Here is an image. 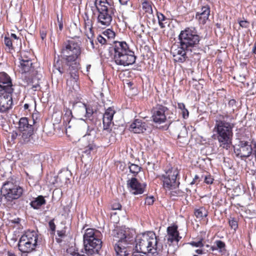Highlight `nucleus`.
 Returning <instances> with one entry per match:
<instances>
[{"label":"nucleus","instance_id":"obj_1","mask_svg":"<svg viewBox=\"0 0 256 256\" xmlns=\"http://www.w3.org/2000/svg\"><path fill=\"white\" fill-rule=\"evenodd\" d=\"M234 123L228 122L224 120H217L214 131L216 134H213L212 138L217 140L220 148L226 150H229L232 147L234 152L237 158L242 160L248 158L252 154L253 148L251 142L249 141L238 139V142L233 145V128Z\"/></svg>","mask_w":256,"mask_h":256},{"label":"nucleus","instance_id":"obj_2","mask_svg":"<svg viewBox=\"0 0 256 256\" xmlns=\"http://www.w3.org/2000/svg\"><path fill=\"white\" fill-rule=\"evenodd\" d=\"M81 42L74 40H66L60 50V56L68 67V71L70 80L67 81V84L72 87L74 92L80 90L78 71L80 69V63L78 60L82 54Z\"/></svg>","mask_w":256,"mask_h":256},{"label":"nucleus","instance_id":"obj_3","mask_svg":"<svg viewBox=\"0 0 256 256\" xmlns=\"http://www.w3.org/2000/svg\"><path fill=\"white\" fill-rule=\"evenodd\" d=\"M202 38L194 27L186 28L178 36V47L172 52V55L186 56L188 52L199 54L202 50L200 44Z\"/></svg>","mask_w":256,"mask_h":256},{"label":"nucleus","instance_id":"obj_4","mask_svg":"<svg viewBox=\"0 0 256 256\" xmlns=\"http://www.w3.org/2000/svg\"><path fill=\"white\" fill-rule=\"evenodd\" d=\"M110 44L109 56L116 65L126 66L135 63L137 56L126 42L114 40Z\"/></svg>","mask_w":256,"mask_h":256},{"label":"nucleus","instance_id":"obj_5","mask_svg":"<svg viewBox=\"0 0 256 256\" xmlns=\"http://www.w3.org/2000/svg\"><path fill=\"white\" fill-rule=\"evenodd\" d=\"M134 241L136 246L134 250L144 254L148 253L156 256L163 248V245L158 243V238L152 232L137 236Z\"/></svg>","mask_w":256,"mask_h":256},{"label":"nucleus","instance_id":"obj_6","mask_svg":"<svg viewBox=\"0 0 256 256\" xmlns=\"http://www.w3.org/2000/svg\"><path fill=\"white\" fill-rule=\"evenodd\" d=\"M36 120L32 116V122L31 124L28 118L22 117L18 122V130L19 132L20 142L22 144L31 146L36 144L38 140V136L36 135V130H34Z\"/></svg>","mask_w":256,"mask_h":256},{"label":"nucleus","instance_id":"obj_7","mask_svg":"<svg viewBox=\"0 0 256 256\" xmlns=\"http://www.w3.org/2000/svg\"><path fill=\"white\" fill-rule=\"evenodd\" d=\"M100 232L94 228H88L83 235L84 253L87 255H100L102 246V241L98 238Z\"/></svg>","mask_w":256,"mask_h":256},{"label":"nucleus","instance_id":"obj_8","mask_svg":"<svg viewBox=\"0 0 256 256\" xmlns=\"http://www.w3.org/2000/svg\"><path fill=\"white\" fill-rule=\"evenodd\" d=\"M20 184V180L14 176L10 177L3 183L0 192L8 202L18 200L22 195L24 188Z\"/></svg>","mask_w":256,"mask_h":256},{"label":"nucleus","instance_id":"obj_9","mask_svg":"<svg viewBox=\"0 0 256 256\" xmlns=\"http://www.w3.org/2000/svg\"><path fill=\"white\" fill-rule=\"evenodd\" d=\"M94 4L98 14L97 17L98 22L104 26L110 24L116 10L112 2L107 0H94Z\"/></svg>","mask_w":256,"mask_h":256},{"label":"nucleus","instance_id":"obj_10","mask_svg":"<svg viewBox=\"0 0 256 256\" xmlns=\"http://www.w3.org/2000/svg\"><path fill=\"white\" fill-rule=\"evenodd\" d=\"M165 174L158 176L162 182V186L164 188L168 190L178 188L180 184V182H176L177 177L179 176V170L177 168H174L169 164L164 170Z\"/></svg>","mask_w":256,"mask_h":256},{"label":"nucleus","instance_id":"obj_11","mask_svg":"<svg viewBox=\"0 0 256 256\" xmlns=\"http://www.w3.org/2000/svg\"><path fill=\"white\" fill-rule=\"evenodd\" d=\"M128 230H117L114 234V236L118 238L117 243L114 244V248L116 256H123V252L126 249L124 246H120V243H124L125 244H130L133 240V236L130 234Z\"/></svg>","mask_w":256,"mask_h":256},{"label":"nucleus","instance_id":"obj_12","mask_svg":"<svg viewBox=\"0 0 256 256\" xmlns=\"http://www.w3.org/2000/svg\"><path fill=\"white\" fill-rule=\"evenodd\" d=\"M178 226L176 224H174L167 228V244L170 247H174L173 252H175L178 248V242L182 237L180 236V233L178 230Z\"/></svg>","mask_w":256,"mask_h":256},{"label":"nucleus","instance_id":"obj_13","mask_svg":"<svg viewBox=\"0 0 256 256\" xmlns=\"http://www.w3.org/2000/svg\"><path fill=\"white\" fill-rule=\"evenodd\" d=\"M168 108L162 104H157L152 110V120L157 124H162L166 121V113Z\"/></svg>","mask_w":256,"mask_h":256},{"label":"nucleus","instance_id":"obj_14","mask_svg":"<svg viewBox=\"0 0 256 256\" xmlns=\"http://www.w3.org/2000/svg\"><path fill=\"white\" fill-rule=\"evenodd\" d=\"M126 185L129 192L134 195L143 194L147 186L146 182L140 183L136 177L128 180Z\"/></svg>","mask_w":256,"mask_h":256},{"label":"nucleus","instance_id":"obj_15","mask_svg":"<svg viewBox=\"0 0 256 256\" xmlns=\"http://www.w3.org/2000/svg\"><path fill=\"white\" fill-rule=\"evenodd\" d=\"M10 77L5 72H0V92L12 94L14 89Z\"/></svg>","mask_w":256,"mask_h":256},{"label":"nucleus","instance_id":"obj_16","mask_svg":"<svg viewBox=\"0 0 256 256\" xmlns=\"http://www.w3.org/2000/svg\"><path fill=\"white\" fill-rule=\"evenodd\" d=\"M12 94L0 92V112H8L12 108Z\"/></svg>","mask_w":256,"mask_h":256},{"label":"nucleus","instance_id":"obj_17","mask_svg":"<svg viewBox=\"0 0 256 256\" xmlns=\"http://www.w3.org/2000/svg\"><path fill=\"white\" fill-rule=\"evenodd\" d=\"M86 140L82 153L83 154H85L88 158L92 159V155L96 152L98 146L96 144V140L92 138Z\"/></svg>","mask_w":256,"mask_h":256},{"label":"nucleus","instance_id":"obj_18","mask_svg":"<svg viewBox=\"0 0 256 256\" xmlns=\"http://www.w3.org/2000/svg\"><path fill=\"white\" fill-rule=\"evenodd\" d=\"M210 8L206 4L202 6L200 11L196 12V18L198 20L200 24L204 25L210 15Z\"/></svg>","mask_w":256,"mask_h":256},{"label":"nucleus","instance_id":"obj_19","mask_svg":"<svg viewBox=\"0 0 256 256\" xmlns=\"http://www.w3.org/2000/svg\"><path fill=\"white\" fill-rule=\"evenodd\" d=\"M148 126L146 122L140 119H134L130 124L129 129L136 134H142L147 130Z\"/></svg>","mask_w":256,"mask_h":256},{"label":"nucleus","instance_id":"obj_20","mask_svg":"<svg viewBox=\"0 0 256 256\" xmlns=\"http://www.w3.org/2000/svg\"><path fill=\"white\" fill-rule=\"evenodd\" d=\"M89 120L92 122V123L91 124L88 123L86 132L83 136L82 138L85 140H88L90 138H92L94 140H96V124L97 123H98V124L100 125V121L96 120L95 122H94V120L92 119H89Z\"/></svg>","mask_w":256,"mask_h":256},{"label":"nucleus","instance_id":"obj_21","mask_svg":"<svg viewBox=\"0 0 256 256\" xmlns=\"http://www.w3.org/2000/svg\"><path fill=\"white\" fill-rule=\"evenodd\" d=\"M24 242H20V239L18 240V250L22 253H30L33 250H36V247L38 246V244H37L36 240L34 243H32L29 241H26V240H24Z\"/></svg>","mask_w":256,"mask_h":256},{"label":"nucleus","instance_id":"obj_22","mask_svg":"<svg viewBox=\"0 0 256 256\" xmlns=\"http://www.w3.org/2000/svg\"><path fill=\"white\" fill-rule=\"evenodd\" d=\"M20 72L23 74H34V66L33 65L32 60H22L20 62Z\"/></svg>","mask_w":256,"mask_h":256},{"label":"nucleus","instance_id":"obj_23","mask_svg":"<svg viewBox=\"0 0 256 256\" xmlns=\"http://www.w3.org/2000/svg\"><path fill=\"white\" fill-rule=\"evenodd\" d=\"M24 240L29 241L32 243H34L36 240L37 244H38V234L34 230H28L24 232V234L20 238V242H24Z\"/></svg>","mask_w":256,"mask_h":256},{"label":"nucleus","instance_id":"obj_24","mask_svg":"<svg viewBox=\"0 0 256 256\" xmlns=\"http://www.w3.org/2000/svg\"><path fill=\"white\" fill-rule=\"evenodd\" d=\"M64 114L63 116L64 124H65L66 128L72 127V123L73 120H75V118L72 115V111L70 108L64 107Z\"/></svg>","mask_w":256,"mask_h":256},{"label":"nucleus","instance_id":"obj_25","mask_svg":"<svg viewBox=\"0 0 256 256\" xmlns=\"http://www.w3.org/2000/svg\"><path fill=\"white\" fill-rule=\"evenodd\" d=\"M46 204V200L44 197L42 195L38 196L37 197L34 198L30 204V206L34 210H38L42 206Z\"/></svg>","mask_w":256,"mask_h":256},{"label":"nucleus","instance_id":"obj_26","mask_svg":"<svg viewBox=\"0 0 256 256\" xmlns=\"http://www.w3.org/2000/svg\"><path fill=\"white\" fill-rule=\"evenodd\" d=\"M166 121L168 122V128L170 126V125L172 123V122L176 120L177 118L176 116V109L172 108V110H170L168 108V111L166 113Z\"/></svg>","mask_w":256,"mask_h":256},{"label":"nucleus","instance_id":"obj_27","mask_svg":"<svg viewBox=\"0 0 256 256\" xmlns=\"http://www.w3.org/2000/svg\"><path fill=\"white\" fill-rule=\"evenodd\" d=\"M194 214L197 218L202 220L208 216V211L204 206H200L194 210Z\"/></svg>","mask_w":256,"mask_h":256},{"label":"nucleus","instance_id":"obj_28","mask_svg":"<svg viewBox=\"0 0 256 256\" xmlns=\"http://www.w3.org/2000/svg\"><path fill=\"white\" fill-rule=\"evenodd\" d=\"M214 243L217 246L216 248L218 252L222 254H225L226 252V243L221 240H216Z\"/></svg>","mask_w":256,"mask_h":256},{"label":"nucleus","instance_id":"obj_29","mask_svg":"<svg viewBox=\"0 0 256 256\" xmlns=\"http://www.w3.org/2000/svg\"><path fill=\"white\" fill-rule=\"evenodd\" d=\"M178 108L180 110V112L182 115V118L186 120L189 116V112L186 108L185 104L183 102L178 103Z\"/></svg>","mask_w":256,"mask_h":256},{"label":"nucleus","instance_id":"obj_30","mask_svg":"<svg viewBox=\"0 0 256 256\" xmlns=\"http://www.w3.org/2000/svg\"><path fill=\"white\" fill-rule=\"evenodd\" d=\"M128 168L130 169V172L133 174L134 177H136V176L139 173L142 169V167L138 165L128 162Z\"/></svg>","mask_w":256,"mask_h":256},{"label":"nucleus","instance_id":"obj_31","mask_svg":"<svg viewBox=\"0 0 256 256\" xmlns=\"http://www.w3.org/2000/svg\"><path fill=\"white\" fill-rule=\"evenodd\" d=\"M83 107L86 110L85 116L87 118H90L96 110L94 111L92 106L90 104H87L85 103H82Z\"/></svg>","mask_w":256,"mask_h":256},{"label":"nucleus","instance_id":"obj_32","mask_svg":"<svg viewBox=\"0 0 256 256\" xmlns=\"http://www.w3.org/2000/svg\"><path fill=\"white\" fill-rule=\"evenodd\" d=\"M115 113L116 111L114 108L112 107H109L106 110L104 114H103V118L113 120L114 116Z\"/></svg>","mask_w":256,"mask_h":256},{"label":"nucleus","instance_id":"obj_33","mask_svg":"<svg viewBox=\"0 0 256 256\" xmlns=\"http://www.w3.org/2000/svg\"><path fill=\"white\" fill-rule=\"evenodd\" d=\"M156 16L158 20V23L160 28H163L166 26L163 22L165 21L167 18L166 16L162 13L156 11Z\"/></svg>","mask_w":256,"mask_h":256},{"label":"nucleus","instance_id":"obj_34","mask_svg":"<svg viewBox=\"0 0 256 256\" xmlns=\"http://www.w3.org/2000/svg\"><path fill=\"white\" fill-rule=\"evenodd\" d=\"M112 120L102 118L103 130L110 132L112 130L110 128Z\"/></svg>","mask_w":256,"mask_h":256},{"label":"nucleus","instance_id":"obj_35","mask_svg":"<svg viewBox=\"0 0 256 256\" xmlns=\"http://www.w3.org/2000/svg\"><path fill=\"white\" fill-rule=\"evenodd\" d=\"M84 25L86 28H88L89 29L90 32L92 34V36H93L94 32L92 30V21L89 18L87 14H85Z\"/></svg>","mask_w":256,"mask_h":256},{"label":"nucleus","instance_id":"obj_36","mask_svg":"<svg viewBox=\"0 0 256 256\" xmlns=\"http://www.w3.org/2000/svg\"><path fill=\"white\" fill-rule=\"evenodd\" d=\"M4 44L9 50L14 49L12 40L10 37L8 33L7 35H6L4 37Z\"/></svg>","mask_w":256,"mask_h":256},{"label":"nucleus","instance_id":"obj_37","mask_svg":"<svg viewBox=\"0 0 256 256\" xmlns=\"http://www.w3.org/2000/svg\"><path fill=\"white\" fill-rule=\"evenodd\" d=\"M238 102L234 99H231L229 100L227 106L232 110V112H234L235 109L237 107Z\"/></svg>","mask_w":256,"mask_h":256},{"label":"nucleus","instance_id":"obj_38","mask_svg":"<svg viewBox=\"0 0 256 256\" xmlns=\"http://www.w3.org/2000/svg\"><path fill=\"white\" fill-rule=\"evenodd\" d=\"M142 8L145 10L146 12L152 13V5L148 0H146L142 3Z\"/></svg>","mask_w":256,"mask_h":256},{"label":"nucleus","instance_id":"obj_39","mask_svg":"<svg viewBox=\"0 0 256 256\" xmlns=\"http://www.w3.org/2000/svg\"><path fill=\"white\" fill-rule=\"evenodd\" d=\"M102 34L108 39L114 38L116 35L115 32L110 28H108L104 31Z\"/></svg>","mask_w":256,"mask_h":256},{"label":"nucleus","instance_id":"obj_40","mask_svg":"<svg viewBox=\"0 0 256 256\" xmlns=\"http://www.w3.org/2000/svg\"><path fill=\"white\" fill-rule=\"evenodd\" d=\"M188 244H190L193 247L196 248H202L204 246V244L202 242V238H200L199 240L197 242L192 241L188 243Z\"/></svg>","mask_w":256,"mask_h":256},{"label":"nucleus","instance_id":"obj_41","mask_svg":"<svg viewBox=\"0 0 256 256\" xmlns=\"http://www.w3.org/2000/svg\"><path fill=\"white\" fill-rule=\"evenodd\" d=\"M174 58V61L177 62L182 63L184 62L188 58L187 56H176L172 55Z\"/></svg>","mask_w":256,"mask_h":256},{"label":"nucleus","instance_id":"obj_42","mask_svg":"<svg viewBox=\"0 0 256 256\" xmlns=\"http://www.w3.org/2000/svg\"><path fill=\"white\" fill-rule=\"evenodd\" d=\"M229 225L230 226L232 229L236 230L238 228V224L237 221L234 219V218H232L229 220L228 222Z\"/></svg>","mask_w":256,"mask_h":256},{"label":"nucleus","instance_id":"obj_43","mask_svg":"<svg viewBox=\"0 0 256 256\" xmlns=\"http://www.w3.org/2000/svg\"><path fill=\"white\" fill-rule=\"evenodd\" d=\"M48 226L51 231V234H54L56 231V226L54 224V219L50 220L48 222Z\"/></svg>","mask_w":256,"mask_h":256},{"label":"nucleus","instance_id":"obj_44","mask_svg":"<svg viewBox=\"0 0 256 256\" xmlns=\"http://www.w3.org/2000/svg\"><path fill=\"white\" fill-rule=\"evenodd\" d=\"M57 17V21L58 25L59 30L62 31L63 29V20H62V14L60 16V18L59 17L58 14H56Z\"/></svg>","mask_w":256,"mask_h":256},{"label":"nucleus","instance_id":"obj_45","mask_svg":"<svg viewBox=\"0 0 256 256\" xmlns=\"http://www.w3.org/2000/svg\"><path fill=\"white\" fill-rule=\"evenodd\" d=\"M214 178L210 174H208L205 176L204 177V182L208 184H210L213 183L214 182Z\"/></svg>","mask_w":256,"mask_h":256},{"label":"nucleus","instance_id":"obj_46","mask_svg":"<svg viewBox=\"0 0 256 256\" xmlns=\"http://www.w3.org/2000/svg\"><path fill=\"white\" fill-rule=\"evenodd\" d=\"M122 207L121 204L118 202H114L111 205V209L112 210H120Z\"/></svg>","mask_w":256,"mask_h":256},{"label":"nucleus","instance_id":"obj_47","mask_svg":"<svg viewBox=\"0 0 256 256\" xmlns=\"http://www.w3.org/2000/svg\"><path fill=\"white\" fill-rule=\"evenodd\" d=\"M97 40L98 42L102 44H108L106 40L100 34L98 35Z\"/></svg>","mask_w":256,"mask_h":256},{"label":"nucleus","instance_id":"obj_48","mask_svg":"<svg viewBox=\"0 0 256 256\" xmlns=\"http://www.w3.org/2000/svg\"><path fill=\"white\" fill-rule=\"evenodd\" d=\"M154 202V196H147L146 198V200H145V203L148 205V206H151L152 204H153Z\"/></svg>","mask_w":256,"mask_h":256},{"label":"nucleus","instance_id":"obj_49","mask_svg":"<svg viewBox=\"0 0 256 256\" xmlns=\"http://www.w3.org/2000/svg\"><path fill=\"white\" fill-rule=\"evenodd\" d=\"M238 22L240 26L243 28H246L248 26L249 22L247 20H240Z\"/></svg>","mask_w":256,"mask_h":256},{"label":"nucleus","instance_id":"obj_50","mask_svg":"<svg viewBox=\"0 0 256 256\" xmlns=\"http://www.w3.org/2000/svg\"><path fill=\"white\" fill-rule=\"evenodd\" d=\"M10 38H13L15 40H16L17 43H19L20 44L22 45V40L18 36L15 34L11 33L10 35Z\"/></svg>","mask_w":256,"mask_h":256},{"label":"nucleus","instance_id":"obj_51","mask_svg":"<svg viewBox=\"0 0 256 256\" xmlns=\"http://www.w3.org/2000/svg\"><path fill=\"white\" fill-rule=\"evenodd\" d=\"M40 34L41 39L44 40L46 36L47 31L44 28H42L40 30Z\"/></svg>","mask_w":256,"mask_h":256},{"label":"nucleus","instance_id":"obj_52","mask_svg":"<svg viewBox=\"0 0 256 256\" xmlns=\"http://www.w3.org/2000/svg\"><path fill=\"white\" fill-rule=\"evenodd\" d=\"M20 62H22V60H32L30 58H28L25 52L21 54L20 58H18Z\"/></svg>","mask_w":256,"mask_h":256},{"label":"nucleus","instance_id":"obj_53","mask_svg":"<svg viewBox=\"0 0 256 256\" xmlns=\"http://www.w3.org/2000/svg\"><path fill=\"white\" fill-rule=\"evenodd\" d=\"M58 176H56L53 178L51 177L50 182L52 185H54L58 183Z\"/></svg>","mask_w":256,"mask_h":256},{"label":"nucleus","instance_id":"obj_54","mask_svg":"<svg viewBox=\"0 0 256 256\" xmlns=\"http://www.w3.org/2000/svg\"><path fill=\"white\" fill-rule=\"evenodd\" d=\"M195 252L198 254H202L208 252V250L204 248L201 249H197L195 250Z\"/></svg>","mask_w":256,"mask_h":256},{"label":"nucleus","instance_id":"obj_55","mask_svg":"<svg viewBox=\"0 0 256 256\" xmlns=\"http://www.w3.org/2000/svg\"><path fill=\"white\" fill-rule=\"evenodd\" d=\"M57 234L60 238H64L65 236L66 232L64 230H57Z\"/></svg>","mask_w":256,"mask_h":256},{"label":"nucleus","instance_id":"obj_56","mask_svg":"<svg viewBox=\"0 0 256 256\" xmlns=\"http://www.w3.org/2000/svg\"><path fill=\"white\" fill-rule=\"evenodd\" d=\"M19 134L18 133V132H13V133L12 134V140H15L17 136H18Z\"/></svg>","mask_w":256,"mask_h":256},{"label":"nucleus","instance_id":"obj_57","mask_svg":"<svg viewBox=\"0 0 256 256\" xmlns=\"http://www.w3.org/2000/svg\"><path fill=\"white\" fill-rule=\"evenodd\" d=\"M88 168L86 169V170L84 172V173H82V174H80V178L84 179L85 178L86 176L88 175Z\"/></svg>","mask_w":256,"mask_h":256},{"label":"nucleus","instance_id":"obj_58","mask_svg":"<svg viewBox=\"0 0 256 256\" xmlns=\"http://www.w3.org/2000/svg\"><path fill=\"white\" fill-rule=\"evenodd\" d=\"M40 88V85L39 84H33L32 86V88L34 90H36L37 88Z\"/></svg>","mask_w":256,"mask_h":256},{"label":"nucleus","instance_id":"obj_59","mask_svg":"<svg viewBox=\"0 0 256 256\" xmlns=\"http://www.w3.org/2000/svg\"><path fill=\"white\" fill-rule=\"evenodd\" d=\"M140 254H141V253H140V252H136V250H134V251L133 252V253H132V256H143V255H142Z\"/></svg>","mask_w":256,"mask_h":256},{"label":"nucleus","instance_id":"obj_60","mask_svg":"<svg viewBox=\"0 0 256 256\" xmlns=\"http://www.w3.org/2000/svg\"><path fill=\"white\" fill-rule=\"evenodd\" d=\"M88 38L90 40V42L92 45V48H94V42L92 38H90L88 36Z\"/></svg>","mask_w":256,"mask_h":256},{"label":"nucleus","instance_id":"obj_61","mask_svg":"<svg viewBox=\"0 0 256 256\" xmlns=\"http://www.w3.org/2000/svg\"><path fill=\"white\" fill-rule=\"evenodd\" d=\"M129 0H119L120 3L122 5H126Z\"/></svg>","mask_w":256,"mask_h":256},{"label":"nucleus","instance_id":"obj_62","mask_svg":"<svg viewBox=\"0 0 256 256\" xmlns=\"http://www.w3.org/2000/svg\"><path fill=\"white\" fill-rule=\"evenodd\" d=\"M56 70L58 71V72H60V74L62 75V74H64V72L62 70V68L60 67V66H58L57 68H56Z\"/></svg>","mask_w":256,"mask_h":256},{"label":"nucleus","instance_id":"obj_63","mask_svg":"<svg viewBox=\"0 0 256 256\" xmlns=\"http://www.w3.org/2000/svg\"><path fill=\"white\" fill-rule=\"evenodd\" d=\"M252 52L253 54H256V42H254L252 50Z\"/></svg>","mask_w":256,"mask_h":256},{"label":"nucleus","instance_id":"obj_64","mask_svg":"<svg viewBox=\"0 0 256 256\" xmlns=\"http://www.w3.org/2000/svg\"><path fill=\"white\" fill-rule=\"evenodd\" d=\"M72 256H86L84 254H81L78 252H74L72 254Z\"/></svg>","mask_w":256,"mask_h":256}]
</instances>
